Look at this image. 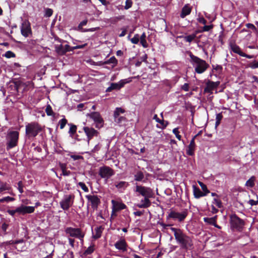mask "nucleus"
<instances>
[{"label":"nucleus","instance_id":"7c9ffc66","mask_svg":"<svg viewBox=\"0 0 258 258\" xmlns=\"http://www.w3.org/2000/svg\"><path fill=\"white\" fill-rule=\"evenodd\" d=\"M61 47L63 48V50L60 51L61 52L62 54L66 53L67 52L71 51L74 50V49H73V47H71L68 44H66L64 45H61Z\"/></svg>","mask_w":258,"mask_h":258},{"label":"nucleus","instance_id":"49530a36","mask_svg":"<svg viewBox=\"0 0 258 258\" xmlns=\"http://www.w3.org/2000/svg\"><path fill=\"white\" fill-rule=\"evenodd\" d=\"M173 133L175 135L176 138L180 141L181 139V136L179 134L178 128H175L172 131Z\"/></svg>","mask_w":258,"mask_h":258},{"label":"nucleus","instance_id":"8fccbe9b","mask_svg":"<svg viewBox=\"0 0 258 258\" xmlns=\"http://www.w3.org/2000/svg\"><path fill=\"white\" fill-rule=\"evenodd\" d=\"M88 22L87 20H84L79 24L78 26L77 30H81V29H82L83 26H85L87 25Z\"/></svg>","mask_w":258,"mask_h":258},{"label":"nucleus","instance_id":"dca6fc26","mask_svg":"<svg viewBox=\"0 0 258 258\" xmlns=\"http://www.w3.org/2000/svg\"><path fill=\"white\" fill-rule=\"evenodd\" d=\"M83 130L87 137L88 143L93 137H97L99 134L97 130L88 126L84 127Z\"/></svg>","mask_w":258,"mask_h":258},{"label":"nucleus","instance_id":"b1692460","mask_svg":"<svg viewBox=\"0 0 258 258\" xmlns=\"http://www.w3.org/2000/svg\"><path fill=\"white\" fill-rule=\"evenodd\" d=\"M193 193L194 197L196 199H199L202 197L206 196V194L202 192L201 189L195 185H192Z\"/></svg>","mask_w":258,"mask_h":258},{"label":"nucleus","instance_id":"9b49d317","mask_svg":"<svg viewBox=\"0 0 258 258\" xmlns=\"http://www.w3.org/2000/svg\"><path fill=\"white\" fill-rule=\"evenodd\" d=\"M88 116L91 118L95 123V126L100 128L103 125L104 120L98 112H92L88 114Z\"/></svg>","mask_w":258,"mask_h":258},{"label":"nucleus","instance_id":"a19ab883","mask_svg":"<svg viewBox=\"0 0 258 258\" xmlns=\"http://www.w3.org/2000/svg\"><path fill=\"white\" fill-rule=\"evenodd\" d=\"M45 112L47 115L50 116L52 115L53 112L52 111V108L50 105H47L46 109H45Z\"/></svg>","mask_w":258,"mask_h":258},{"label":"nucleus","instance_id":"6e6552de","mask_svg":"<svg viewBox=\"0 0 258 258\" xmlns=\"http://www.w3.org/2000/svg\"><path fill=\"white\" fill-rule=\"evenodd\" d=\"M74 197L73 195H64L59 203L60 207L63 210H69L74 203Z\"/></svg>","mask_w":258,"mask_h":258},{"label":"nucleus","instance_id":"f03ea898","mask_svg":"<svg viewBox=\"0 0 258 258\" xmlns=\"http://www.w3.org/2000/svg\"><path fill=\"white\" fill-rule=\"evenodd\" d=\"M189 61L194 68L196 73L201 74L204 73L209 67V64L205 60L194 55L191 52L188 51Z\"/></svg>","mask_w":258,"mask_h":258},{"label":"nucleus","instance_id":"37998d69","mask_svg":"<svg viewBox=\"0 0 258 258\" xmlns=\"http://www.w3.org/2000/svg\"><path fill=\"white\" fill-rule=\"evenodd\" d=\"M67 123V120L65 118L61 119L58 122V124L60 126V128L62 129L64 128Z\"/></svg>","mask_w":258,"mask_h":258},{"label":"nucleus","instance_id":"603ef678","mask_svg":"<svg viewBox=\"0 0 258 258\" xmlns=\"http://www.w3.org/2000/svg\"><path fill=\"white\" fill-rule=\"evenodd\" d=\"M4 55L7 58H11V57H14L15 56V54H14V53H13L11 51H7L5 53Z\"/></svg>","mask_w":258,"mask_h":258},{"label":"nucleus","instance_id":"052dcab7","mask_svg":"<svg viewBox=\"0 0 258 258\" xmlns=\"http://www.w3.org/2000/svg\"><path fill=\"white\" fill-rule=\"evenodd\" d=\"M212 28V25H205L203 27V31H208L210 30H211Z\"/></svg>","mask_w":258,"mask_h":258},{"label":"nucleus","instance_id":"4c0bfd02","mask_svg":"<svg viewBox=\"0 0 258 258\" xmlns=\"http://www.w3.org/2000/svg\"><path fill=\"white\" fill-rule=\"evenodd\" d=\"M69 125L70 126L69 133L72 136L76 132L77 126L76 125L72 124H69Z\"/></svg>","mask_w":258,"mask_h":258},{"label":"nucleus","instance_id":"de8ad7c7","mask_svg":"<svg viewBox=\"0 0 258 258\" xmlns=\"http://www.w3.org/2000/svg\"><path fill=\"white\" fill-rule=\"evenodd\" d=\"M53 13V11L51 9L47 8L45 10V14L44 16L46 17H50Z\"/></svg>","mask_w":258,"mask_h":258},{"label":"nucleus","instance_id":"f8f14e48","mask_svg":"<svg viewBox=\"0 0 258 258\" xmlns=\"http://www.w3.org/2000/svg\"><path fill=\"white\" fill-rule=\"evenodd\" d=\"M231 219V225L233 228L240 231L244 226V221L238 217L236 215H233L230 217Z\"/></svg>","mask_w":258,"mask_h":258},{"label":"nucleus","instance_id":"473e14b6","mask_svg":"<svg viewBox=\"0 0 258 258\" xmlns=\"http://www.w3.org/2000/svg\"><path fill=\"white\" fill-rule=\"evenodd\" d=\"M124 110L120 107H117L115 109L114 112V118H117L121 113H124Z\"/></svg>","mask_w":258,"mask_h":258},{"label":"nucleus","instance_id":"412c9836","mask_svg":"<svg viewBox=\"0 0 258 258\" xmlns=\"http://www.w3.org/2000/svg\"><path fill=\"white\" fill-rule=\"evenodd\" d=\"M114 246L116 249L124 251L126 250L127 244L124 239H121L115 243Z\"/></svg>","mask_w":258,"mask_h":258},{"label":"nucleus","instance_id":"aec40b11","mask_svg":"<svg viewBox=\"0 0 258 258\" xmlns=\"http://www.w3.org/2000/svg\"><path fill=\"white\" fill-rule=\"evenodd\" d=\"M150 198L144 197V199H142L140 203L137 204L136 206L139 208H147L149 207L151 203L149 200Z\"/></svg>","mask_w":258,"mask_h":258},{"label":"nucleus","instance_id":"bb28decb","mask_svg":"<svg viewBox=\"0 0 258 258\" xmlns=\"http://www.w3.org/2000/svg\"><path fill=\"white\" fill-rule=\"evenodd\" d=\"M198 33V31L195 32V33L191 34L190 35L185 36L184 37V40L187 42L190 43L193 40L195 39L197 37V34Z\"/></svg>","mask_w":258,"mask_h":258},{"label":"nucleus","instance_id":"3c124183","mask_svg":"<svg viewBox=\"0 0 258 258\" xmlns=\"http://www.w3.org/2000/svg\"><path fill=\"white\" fill-rule=\"evenodd\" d=\"M18 190L21 194H22L24 192L23 190V185L22 181H19L18 182Z\"/></svg>","mask_w":258,"mask_h":258},{"label":"nucleus","instance_id":"13d9d810","mask_svg":"<svg viewBox=\"0 0 258 258\" xmlns=\"http://www.w3.org/2000/svg\"><path fill=\"white\" fill-rule=\"evenodd\" d=\"M182 89L185 91H189V85L187 83H185L181 87Z\"/></svg>","mask_w":258,"mask_h":258},{"label":"nucleus","instance_id":"c85d7f7f","mask_svg":"<svg viewBox=\"0 0 258 258\" xmlns=\"http://www.w3.org/2000/svg\"><path fill=\"white\" fill-rule=\"evenodd\" d=\"M146 35L145 32H144L141 36L140 37V41L141 44L143 46L144 48H147L148 47V43L146 41Z\"/></svg>","mask_w":258,"mask_h":258},{"label":"nucleus","instance_id":"20e7f679","mask_svg":"<svg viewBox=\"0 0 258 258\" xmlns=\"http://www.w3.org/2000/svg\"><path fill=\"white\" fill-rule=\"evenodd\" d=\"M34 211V207L26 206L21 205L14 210H8L7 213L12 217H15L16 214L25 215L26 214H31Z\"/></svg>","mask_w":258,"mask_h":258},{"label":"nucleus","instance_id":"f704fd0d","mask_svg":"<svg viewBox=\"0 0 258 258\" xmlns=\"http://www.w3.org/2000/svg\"><path fill=\"white\" fill-rule=\"evenodd\" d=\"M247 68H249L252 69H255L258 68V61L254 60L252 62H250L247 64Z\"/></svg>","mask_w":258,"mask_h":258},{"label":"nucleus","instance_id":"39448f33","mask_svg":"<svg viewBox=\"0 0 258 258\" xmlns=\"http://www.w3.org/2000/svg\"><path fill=\"white\" fill-rule=\"evenodd\" d=\"M41 130V127L37 123H28L26 125V134L29 138L35 137Z\"/></svg>","mask_w":258,"mask_h":258},{"label":"nucleus","instance_id":"a211bd4d","mask_svg":"<svg viewBox=\"0 0 258 258\" xmlns=\"http://www.w3.org/2000/svg\"><path fill=\"white\" fill-rule=\"evenodd\" d=\"M220 85V82H213L208 81L206 83V86L204 89L205 92L212 94L213 91Z\"/></svg>","mask_w":258,"mask_h":258},{"label":"nucleus","instance_id":"c03bdc74","mask_svg":"<svg viewBox=\"0 0 258 258\" xmlns=\"http://www.w3.org/2000/svg\"><path fill=\"white\" fill-rule=\"evenodd\" d=\"M78 185L82 188V190H83L85 192H88L89 189L87 187V186L86 185V184L82 182H80L78 183Z\"/></svg>","mask_w":258,"mask_h":258},{"label":"nucleus","instance_id":"4be33fe9","mask_svg":"<svg viewBox=\"0 0 258 258\" xmlns=\"http://www.w3.org/2000/svg\"><path fill=\"white\" fill-rule=\"evenodd\" d=\"M153 119L156 120V122L159 123L160 125L157 124L156 127L161 129H164L168 124L167 121H165L163 119H160L157 114H155L153 116Z\"/></svg>","mask_w":258,"mask_h":258},{"label":"nucleus","instance_id":"f3484780","mask_svg":"<svg viewBox=\"0 0 258 258\" xmlns=\"http://www.w3.org/2000/svg\"><path fill=\"white\" fill-rule=\"evenodd\" d=\"M86 198L90 202L92 208L96 210L100 203V199L96 195H87Z\"/></svg>","mask_w":258,"mask_h":258},{"label":"nucleus","instance_id":"cd10ccee","mask_svg":"<svg viewBox=\"0 0 258 258\" xmlns=\"http://www.w3.org/2000/svg\"><path fill=\"white\" fill-rule=\"evenodd\" d=\"M231 49L233 52L237 53L240 56H241L242 53H243L241 51L240 48L238 45L235 44L231 45Z\"/></svg>","mask_w":258,"mask_h":258},{"label":"nucleus","instance_id":"423d86ee","mask_svg":"<svg viewBox=\"0 0 258 258\" xmlns=\"http://www.w3.org/2000/svg\"><path fill=\"white\" fill-rule=\"evenodd\" d=\"M19 133L17 131H10L8 133L7 140V149L9 150L17 145Z\"/></svg>","mask_w":258,"mask_h":258},{"label":"nucleus","instance_id":"e2e57ef3","mask_svg":"<svg viewBox=\"0 0 258 258\" xmlns=\"http://www.w3.org/2000/svg\"><path fill=\"white\" fill-rule=\"evenodd\" d=\"M59 167L62 171L63 172L67 168L66 164L64 163H59Z\"/></svg>","mask_w":258,"mask_h":258},{"label":"nucleus","instance_id":"2f4dec72","mask_svg":"<svg viewBox=\"0 0 258 258\" xmlns=\"http://www.w3.org/2000/svg\"><path fill=\"white\" fill-rule=\"evenodd\" d=\"M144 178V175L143 173L141 171L138 172L135 175V180L138 181H142Z\"/></svg>","mask_w":258,"mask_h":258},{"label":"nucleus","instance_id":"5fc2aeb1","mask_svg":"<svg viewBox=\"0 0 258 258\" xmlns=\"http://www.w3.org/2000/svg\"><path fill=\"white\" fill-rule=\"evenodd\" d=\"M201 187L202 190H203V191L204 192V194H206V195H207L208 193L210 192V191L208 189L206 185L204 184Z\"/></svg>","mask_w":258,"mask_h":258},{"label":"nucleus","instance_id":"f257e3e1","mask_svg":"<svg viewBox=\"0 0 258 258\" xmlns=\"http://www.w3.org/2000/svg\"><path fill=\"white\" fill-rule=\"evenodd\" d=\"M170 229L174 233L176 242L181 249L187 251L192 248L193 242L189 236L184 233L180 229L171 227Z\"/></svg>","mask_w":258,"mask_h":258},{"label":"nucleus","instance_id":"5701e85b","mask_svg":"<svg viewBox=\"0 0 258 258\" xmlns=\"http://www.w3.org/2000/svg\"><path fill=\"white\" fill-rule=\"evenodd\" d=\"M196 136H195L190 142V144L188 145L187 150L186 154L189 156H192L194 154V151L195 149V139Z\"/></svg>","mask_w":258,"mask_h":258},{"label":"nucleus","instance_id":"ddd939ff","mask_svg":"<svg viewBox=\"0 0 258 258\" xmlns=\"http://www.w3.org/2000/svg\"><path fill=\"white\" fill-rule=\"evenodd\" d=\"M21 34L27 37L32 34L30 23L27 20H24L20 27Z\"/></svg>","mask_w":258,"mask_h":258},{"label":"nucleus","instance_id":"4468645a","mask_svg":"<svg viewBox=\"0 0 258 258\" xmlns=\"http://www.w3.org/2000/svg\"><path fill=\"white\" fill-rule=\"evenodd\" d=\"M114 174L113 170L108 166H102L99 168V175L103 178L108 179Z\"/></svg>","mask_w":258,"mask_h":258},{"label":"nucleus","instance_id":"c756f323","mask_svg":"<svg viewBox=\"0 0 258 258\" xmlns=\"http://www.w3.org/2000/svg\"><path fill=\"white\" fill-rule=\"evenodd\" d=\"M10 186L6 183H2L0 184V194L5 190H9L11 189Z\"/></svg>","mask_w":258,"mask_h":258},{"label":"nucleus","instance_id":"0e129e2a","mask_svg":"<svg viewBox=\"0 0 258 258\" xmlns=\"http://www.w3.org/2000/svg\"><path fill=\"white\" fill-rule=\"evenodd\" d=\"M241 56L245 57L247 58H252L254 57V56L253 55H248L244 52L242 53Z\"/></svg>","mask_w":258,"mask_h":258},{"label":"nucleus","instance_id":"680f3d73","mask_svg":"<svg viewBox=\"0 0 258 258\" xmlns=\"http://www.w3.org/2000/svg\"><path fill=\"white\" fill-rule=\"evenodd\" d=\"M222 118H223V116H222V113H219L216 114V120L221 121Z\"/></svg>","mask_w":258,"mask_h":258},{"label":"nucleus","instance_id":"ea45409f","mask_svg":"<svg viewBox=\"0 0 258 258\" xmlns=\"http://www.w3.org/2000/svg\"><path fill=\"white\" fill-rule=\"evenodd\" d=\"M203 219L204 222L208 224L213 226L215 225V222L214 221V219H212L211 218L205 217Z\"/></svg>","mask_w":258,"mask_h":258},{"label":"nucleus","instance_id":"79ce46f5","mask_svg":"<svg viewBox=\"0 0 258 258\" xmlns=\"http://www.w3.org/2000/svg\"><path fill=\"white\" fill-rule=\"evenodd\" d=\"M213 204L215 205L219 208H221L222 206V204L221 201L220 200H219V199H218L217 198H214V199L213 202Z\"/></svg>","mask_w":258,"mask_h":258},{"label":"nucleus","instance_id":"e433bc0d","mask_svg":"<svg viewBox=\"0 0 258 258\" xmlns=\"http://www.w3.org/2000/svg\"><path fill=\"white\" fill-rule=\"evenodd\" d=\"M140 40V36L139 34H137L134 35V36L130 39L131 42L133 44H137L139 43Z\"/></svg>","mask_w":258,"mask_h":258},{"label":"nucleus","instance_id":"2eb2a0df","mask_svg":"<svg viewBox=\"0 0 258 258\" xmlns=\"http://www.w3.org/2000/svg\"><path fill=\"white\" fill-rule=\"evenodd\" d=\"M112 204V215L115 212L123 210L126 208V205L123 204L120 200H112L111 201Z\"/></svg>","mask_w":258,"mask_h":258},{"label":"nucleus","instance_id":"7ed1b4c3","mask_svg":"<svg viewBox=\"0 0 258 258\" xmlns=\"http://www.w3.org/2000/svg\"><path fill=\"white\" fill-rule=\"evenodd\" d=\"M188 214V211L186 209H182L180 212L176 210H170L166 216L167 220L171 219L178 222H182L184 221Z\"/></svg>","mask_w":258,"mask_h":258},{"label":"nucleus","instance_id":"0eeeda50","mask_svg":"<svg viewBox=\"0 0 258 258\" xmlns=\"http://www.w3.org/2000/svg\"><path fill=\"white\" fill-rule=\"evenodd\" d=\"M64 231L67 235L69 236L78 238L82 240L84 237V233L82 232L80 228H75L71 227H67Z\"/></svg>","mask_w":258,"mask_h":258},{"label":"nucleus","instance_id":"1a4fd4ad","mask_svg":"<svg viewBox=\"0 0 258 258\" xmlns=\"http://www.w3.org/2000/svg\"><path fill=\"white\" fill-rule=\"evenodd\" d=\"M136 191L144 197L153 198L154 197V192L152 189L148 187L137 185Z\"/></svg>","mask_w":258,"mask_h":258},{"label":"nucleus","instance_id":"393cba45","mask_svg":"<svg viewBox=\"0 0 258 258\" xmlns=\"http://www.w3.org/2000/svg\"><path fill=\"white\" fill-rule=\"evenodd\" d=\"M103 229L104 228L101 226L95 228L94 231L93 232V237L96 239L100 238L101 236Z\"/></svg>","mask_w":258,"mask_h":258},{"label":"nucleus","instance_id":"9d476101","mask_svg":"<svg viewBox=\"0 0 258 258\" xmlns=\"http://www.w3.org/2000/svg\"><path fill=\"white\" fill-rule=\"evenodd\" d=\"M131 81L132 78H129L127 79L121 80L118 83H112L110 84V86L107 88L106 91L109 92L113 90H119L122 88L125 84L129 83Z\"/></svg>","mask_w":258,"mask_h":258},{"label":"nucleus","instance_id":"a878e982","mask_svg":"<svg viewBox=\"0 0 258 258\" xmlns=\"http://www.w3.org/2000/svg\"><path fill=\"white\" fill-rule=\"evenodd\" d=\"M191 12V8L188 5H185L181 11L180 17L182 18H184L187 15H188Z\"/></svg>","mask_w":258,"mask_h":258},{"label":"nucleus","instance_id":"09e8293b","mask_svg":"<svg viewBox=\"0 0 258 258\" xmlns=\"http://www.w3.org/2000/svg\"><path fill=\"white\" fill-rule=\"evenodd\" d=\"M114 119H115V121L117 123L121 124L123 123L122 122L125 121V118L123 116H119L116 119L114 118Z\"/></svg>","mask_w":258,"mask_h":258},{"label":"nucleus","instance_id":"a18cd8bd","mask_svg":"<svg viewBox=\"0 0 258 258\" xmlns=\"http://www.w3.org/2000/svg\"><path fill=\"white\" fill-rule=\"evenodd\" d=\"M94 246L93 245H91L85 251L84 254L85 255L90 254L94 251Z\"/></svg>","mask_w":258,"mask_h":258},{"label":"nucleus","instance_id":"bf43d9fd","mask_svg":"<svg viewBox=\"0 0 258 258\" xmlns=\"http://www.w3.org/2000/svg\"><path fill=\"white\" fill-rule=\"evenodd\" d=\"M258 203V201H254L253 200H249V201L248 202V203L250 205V206H254V205H256Z\"/></svg>","mask_w":258,"mask_h":258},{"label":"nucleus","instance_id":"864d4df0","mask_svg":"<svg viewBox=\"0 0 258 258\" xmlns=\"http://www.w3.org/2000/svg\"><path fill=\"white\" fill-rule=\"evenodd\" d=\"M132 2L127 0L125 2V6H124V9L125 10H127V9H130L132 7Z\"/></svg>","mask_w":258,"mask_h":258},{"label":"nucleus","instance_id":"58836bf2","mask_svg":"<svg viewBox=\"0 0 258 258\" xmlns=\"http://www.w3.org/2000/svg\"><path fill=\"white\" fill-rule=\"evenodd\" d=\"M14 201H15V198L9 196L0 199V203H8L10 202H13Z\"/></svg>","mask_w":258,"mask_h":258},{"label":"nucleus","instance_id":"72a5a7b5","mask_svg":"<svg viewBox=\"0 0 258 258\" xmlns=\"http://www.w3.org/2000/svg\"><path fill=\"white\" fill-rule=\"evenodd\" d=\"M255 180V177L252 176H251L246 182L245 183V185L247 186H249L252 187L254 186V181Z\"/></svg>","mask_w":258,"mask_h":258},{"label":"nucleus","instance_id":"69168bd1","mask_svg":"<svg viewBox=\"0 0 258 258\" xmlns=\"http://www.w3.org/2000/svg\"><path fill=\"white\" fill-rule=\"evenodd\" d=\"M198 21L203 24H206L207 22L206 20L203 17L198 18Z\"/></svg>","mask_w":258,"mask_h":258},{"label":"nucleus","instance_id":"338daca9","mask_svg":"<svg viewBox=\"0 0 258 258\" xmlns=\"http://www.w3.org/2000/svg\"><path fill=\"white\" fill-rule=\"evenodd\" d=\"M69 244L72 247H73L74 246V242H75V240L73 238H69Z\"/></svg>","mask_w":258,"mask_h":258},{"label":"nucleus","instance_id":"c9c22d12","mask_svg":"<svg viewBox=\"0 0 258 258\" xmlns=\"http://www.w3.org/2000/svg\"><path fill=\"white\" fill-rule=\"evenodd\" d=\"M105 64L113 63L116 65L117 63V60L114 56L111 57L109 59L104 62Z\"/></svg>","mask_w":258,"mask_h":258},{"label":"nucleus","instance_id":"4d7b16f0","mask_svg":"<svg viewBox=\"0 0 258 258\" xmlns=\"http://www.w3.org/2000/svg\"><path fill=\"white\" fill-rule=\"evenodd\" d=\"M86 45H87V44L76 45L75 46L73 47V49L75 50V49H82V48H83Z\"/></svg>","mask_w":258,"mask_h":258},{"label":"nucleus","instance_id":"6ab92c4d","mask_svg":"<svg viewBox=\"0 0 258 258\" xmlns=\"http://www.w3.org/2000/svg\"><path fill=\"white\" fill-rule=\"evenodd\" d=\"M128 185V183L124 181H116L114 182V186L120 192H123Z\"/></svg>","mask_w":258,"mask_h":258},{"label":"nucleus","instance_id":"6e6d98bb","mask_svg":"<svg viewBox=\"0 0 258 258\" xmlns=\"http://www.w3.org/2000/svg\"><path fill=\"white\" fill-rule=\"evenodd\" d=\"M246 26L248 28L251 29L252 30H256L255 27L252 24L247 23V24H246Z\"/></svg>","mask_w":258,"mask_h":258},{"label":"nucleus","instance_id":"774afa93","mask_svg":"<svg viewBox=\"0 0 258 258\" xmlns=\"http://www.w3.org/2000/svg\"><path fill=\"white\" fill-rule=\"evenodd\" d=\"M100 149V146L99 144H97L96 145L94 149H93L92 151L94 152H97L98 151V150H99Z\"/></svg>","mask_w":258,"mask_h":258}]
</instances>
